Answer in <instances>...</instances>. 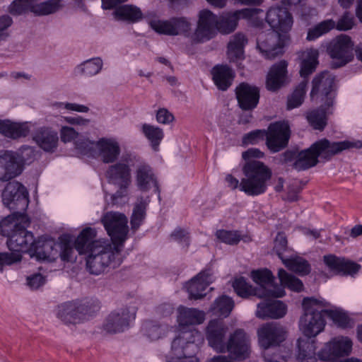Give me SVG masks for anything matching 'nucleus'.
Instances as JSON below:
<instances>
[{"label":"nucleus","instance_id":"obj_1","mask_svg":"<svg viewBox=\"0 0 362 362\" xmlns=\"http://www.w3.org/2000/svg\"><path fill=\"white\" fill-rule=\"evenodd\" d=\"M95 230L83 229L76 240V249L79 254H86V266L90 273L98 275L108 268H116L121 264L117 247L107 240H95Z\"/></svg>","mask_w":362,"mask_h":362},{"label":"nucleus","instance_id":"obj_2","mask_svg":"<svg viewBox=\"0 0 362 362\" xmlns=\"http://www.w3.org/2000/svg\"><path fill=\"white\" fill-rule=\"evenodd\" d=\"M266 21L273 29L257 37V46L262 55L274 59L284 53V47L289 40L288 32L293 25L291 13L285 8H271L267 13Z\"/></svg>","mask_w":362,"mask_h":362},{"label":"nucleus","instance_id":"obj_3","mask_svg":"<svg viewBox=\"0 0 362 362\" xmlns=\"http://www.w3.org/2000/svg\"><path fill=\"white\" fill-rule=\"evenodd\" d=\"M264 156L258 148H249L243 152L242 157L245 160L243 166L244 177L240 185V190L248 196H257L264 193L267 188V182L271 179V169L263 162L253 158Z\"/></svg>","mask_w":362,"mask_h":362},{"label":"nucleus","instance_id":"obj_4","mask_svg":"<svg viewBox=\"0 0 362 362\" xmlns=\"http://www.w3.org/2000/svg\"><path fill=\"white\" fill-rule=\"evenodd\" d=\"M30 220L22 212H13L0 223V233L7 238L6 245L13 253L28 252L30 254L34 243L31 232L26 230Z\"/></svg>","mask_w":362,"mask_h":362},{"label":"nucleus","instance_id":"obj_5","mask_svg":"<svg viewBox=\"0 0 362 362\" xmlns=\"http://www.w3.org/2000/svg\"><path fill=\"white\" fill-rule=\"evenodd\" d=\"M329 304L324 299L304 298L302 302L303 314L299 320V328L308 338L315 337L326 325L325 308Z\"/></svg>","mask_w":362,"mask_h":362},{"label":"nucleus","instance_id":"obj_6","mask_svg":"<svg viewBox=\"0 0 362 362\" xmlns=\"http://www.w3.org/2000/svg\"><path fill=\"white\" fill-rule=\"evenodd\" d=\"M202 340L200 332H181L172 342L170 361L168 362H199L195 356L199 349L197 343Z\"/></svg>","mask_w":362,"mask_h":362},{"label":"nucleus","instance_id":"obj_7","mask_svg":"<svg viewBox=\"0 0 362 362\" xmlns=\"http://www.w3.org/2000/svg\"><path fill=\"white\" fill-rule=\"evenodd\" d=\"M137 160L133 155H127L121 157L119 160L111 163L106 170V177L110 183L119 187V191L112 195L113 201L123 195L131 182L130 167Z\"/></svg>","mask_w":362,"mask_h":362},{"label":"nucleus","instance_id":"obj_8","mask_svg":"<svg viewBox=\"0 0 362 362\" xmlns=\"http://www.w3.org/2000/svg\"><path fill=\"white\" fill-rule=\"evenodd\" d=\"M354 44L351 38L341 34L332 39L327 45V53L332 59V69H339L351 62L354 58Z\"/></svg>","mask_w":362,"mask_h":362},{"label":"nucleus","instance_id":"obj_9","mask_svg":"<svg viewBox=\"0 0 362 362\" xmlns=\"http://www.w3.org/2000/svg\"><path fill=\"white\" fill-rule=\"evenodd\" d=\"M352 349V341L348 338L334 339L327 343L317 353L320 360L327 362H362L354 358L341 360L339 358L348 356Z\"/></svg>","mask_w":362,"mask_h":362},{"label":"nucleus","instance_id":"obj_10","mask_svg":"<svg viewBox=\"0 0 362 362\" xmlns=\"http://www.w3.org/2000/svg\"><path fill=\"white\" fill-rule=\"evenodd\" d=\"M3 204L13 212L25 214L28 206V192L20 182L13 181L8 182L2 192Z\"/></svg>","mask_w":362,"mask_h":362},{"label":"nucleus","instance_id":"obj_11","mask_svg":"<svg viewBox=\"0 0 362 362\" xmlns=\"http://www.w3.org/2000/svg\"><path fill=\"white\" fill-rule=\"evenodd\" d=\"M290 136L291 129L288 122H272L265 130L266 146L272 153L279 152L287 147Z\"/></svg>","mask_w":362,"mask_h":362},{"label":"nucleus","instance_id":"obj_12","mask_svg":"<svg viewBox=\"0 0 362 362\" xmlns=\"http://www.w3.org/2000/svg\"><path fill=\"white\" fill-rule=\"evenodd\" d=\"M362 143L360 141L352 142L349 141H342L337 142H331L327 139H322L314 142L310 146V149L313 151L314 156L317 159L319 158L327 161L331 158L342 152L344 150L350 148H361Z\"/></svg>","mask_w":362,"mask_h":362},{"label":"nucleus","instance_id":"obj_13","mask_svg":"<svg viewBox=\"0 0 362 362\" xmlns=\"http://www.w3.org/2000/svg\"><path fill=\"white\" fill-rule=\"evenodd\" d=\"M136 312L134 306H125L112 311L106 317L103 329L109 334L124 332L129 327L130 322L134 320Z\"/></svg>","mask_w":362,"mask_h":362},{"label":"nucleus","instance_id":"obj_14","mask_svg":"<svg viewBox=\"0 0 362 362\" xmlns=\"http://www.w3.org/2000/svg\"><path fill=\"white\" fill-rule=\"evenodd\" d=\"M102 223L114 244L120 245L125 240L128 232L127 217L118 212H107Z\"/></svg>","mask_w":362,"mask_h":362},{"label":"nucleus","instance_id":"obj_15","mask_svg":"<svg viewBox=\"0 0 362 362\" xmlns=\"http://www.w3.org/2000/svg\"><path fill=\"white\" fill-rule=\"evenodd\" d=\"M334 79V76L329 71H322L317 75L312 81L311 98H313L315 95H319L325 105L332 107L335 97Z\"/></svg>","mask_w":362,"mask_h":362},{"label":"nucleus","instance_id":"obj_16","mask_svg":"<svg viewBox=\"0 0 362 362\" xmlns=\"http://www.w3.org/2000/svg\"><path fill=\"white\" fill-rule=\"evenodd\" d=\"M259 344L264 349L279 346L286 336L285 328L276 322H267L257 329Z\"/></svg>","mask_w":362,"mask_h":362},{"label":"nucleus","instance_id":"obj_17","mask_svg":"<svg viewBox=\"0 0 362 362\" xmlns=\"http://www.w3.org/2000/svg\"><path fill=\"white\" fill-rule=\"evenodd\" d=\"M226 351L235 360H244L249 356L250 340L243 329H238L230 334L226 344Z\"/></svg>","mask_w":362,"mask_h":362},{"label":"nucleus","instance_id":"obj_18","mask_svg":"<svg viewBox=\"0 0 362 362\" xmlns=\"http://www.w3.org/2000/svg\"><path fill=\"white\" fill-rule=\"evenodd\" d=\"M218 20L217 16L209 10L200 11L197 28L193 35V41L201 42L211 39L215 29H217Z\"/></svg>","mask_w":362,"mask_h":362},{"label":"nucleus","instance_id":"obj_19","mask_svg":"<svg viewBox=\"0 0 362 362\" xmlns=\"http://www.w3.org/2000/svg\"><path fill=\"white\" fill-rule=\"evenodd\" d=\"M227 326L221 320H210L206 329V338L209 345L219 353L226 352V335Z\"/></svg>","mask_w":362,"mask_h":362},{"label":"nucleus","instance_id":"obj_20","mask_svg":"<svg viewBox=\"0 0 362 362\" xmlns=\"http://www.w3.org/2000/svg\"><path fill=\"white\" fill-rule=\"evenodd\" d=\"M287 67L288 62L285 60H281L270 67L266 77L268 90L276 92L290 82Z\"/></svg>","mask_w":362,"mask_h":362},{"label":"nucleus","instance_id":"obj_21","mask_svg":"<svg viewBox=\"0 0 362 362\" xmlns=\"http://www.w3.org/2000/svg\"><path fill=\"white\" fill-rule=\"evenodd\" d=\"M32 139L46 153H54L59 144L58 132L52 127L47 126L37 128L32 134Z\"/></svg>","mask_w":362,"mask_h":362},{"label":"nucleus","instance_id":"obj_22","mask_svg":"<svg viewBox=\"0 0 362 362\" xmlns=\"http://www.w3.org/2000/svg\"><path fill=\"white\" fill-rule=\"evenodd\" d=\"M323 262L328 269L335 275L353 276L361 269V265L358 263L332 254L325 255Z\"/></svg>","mask_w":362,"mask_h":362},{"label":"nucleus","instance_id":"obj_23","mask_svg":"<svg viewBox=\"0 0 362 362\" xmlns=\"http://www.w3.org/2000/svg\"><path fill=\"white\" fill-rule=\"evenodd\" d=\"M235 95L240 108L245 111H251L258 105L259 89L247 83H241L235 88Z\"/></svg>","mask_w":362,"mask_h":362},{"label":"nucleus","instance_id":"obj_24","mask_svg":"<svg viewBox=\"0 0 362 362\" xmlns=\"http://www.w3.org/2000/svg\"><path fill=\"white\" fill-rule=\"evenodd\" d=\"M233 287L237 295L243 298H247L252 296H255L260 298L269 297L281 298L285 295V291L282 288H279L277 291L262 290V293H260L256 288L249 284L243 276L234 280Z\"/></svg>","mask_w":362,"mask_h":362},{"label":"nucleus","instance_id":"obj_25","mask_svg":"<svg viewBox=\"0 0 362 362\" xmlns=\"http://www.w3.org/2000/svg\"><path fill=\"white\" fill-rule=\"evenodd\" d=\"M98 158L104 163L116 162L121 153L118 141L113 138H101L96 141Z\"/></svg>","mask_w":362,"mask_h":362},{"label":"nucleus","instance_id":"obj_26","mask_svg":"<svg viewBox=\"0 0 362 362\" xmlns=\"http://www.w3.org/2000/svg\"><path fill=\"white\" fill-rule=\"evenodd\" d=\"M213 282L212 273L210 269L199 272L187 283V290L190 299H201L206 293V289Z\"/></svg>","mask_w":362,"mask_h":362},{"label":"nucleus","instance_id":"obj_27","mask_svg":"<svg viewBox=\"0 0 362 362\" xmlns=\"http://www.w3.org/2000/svg\"><path fill=\"white\" fill-rule=\"evenodd\" d=\"M21 173L22 168L14 151H6L0 153V180L8 181Z\"/></svg>","mask_w":362,"mask_h":362},{"label":"nucleus","instance_id":"obj_28","mask_svg":"<svg viewBox=\"0 0 362 362\" xmlns=\"http://www.w3.org/2000/svg\"><path fill=\"white\" fill-rule=\"evenodd\" d=\"M160 34L189 37L191 35V23L185 17H173L167 21H160Z\"/></svg>","mask_w":362,"mask_h":362},{"label":"nucleus","instance_id":"obj_29","mask_svg":"<svg viewBox=\"0 0 362 362\" xmlns=\"http://www.w3.org/2000/svg\"><path fill=\"white\" fill-rule=\"evenodd\" d=\"M57 247L58 245L53 239L40 238L34 240L29 255L30 257H35L37 260H52L58 253Z\"/></svg>","mask_w":362,"mask_h":362},{"label":"nucleus","instance_id":"obj_30","mask_svg":"<svg viewBox=\"0 0 362 362\" xmlns=\"http://www.w3.org/2000/svg\"><path fill=\"white\" fill-rule=\"evenodd\" d=\"M286 305L278 300H266L257 304L256 316L260 319H279L285 316Z\"/></svg>","mask_w":362,"mask_h":362},{"label":"nucleus","instance_id":"obj_31","mask_svg":"<svg viewBox=\"0 0 362 362\" xmlns=\"http://www.w3.org/2000/svg\"><path fill=\"white\" fill-rule=\"evenodd\" d=\"M251 15L249 9L237 10L233 12L223 13L218 20L217 30L223 34H228L235 30L238 22L241 17Z\"/></svg>","mask_w":362,"mask_h":362},{"label":"nucleus","instance_id":"obj_32","mask_svg":"<svg viewBox=\"0 0 362 362\" xmlns=\"http://www.w3.org/2000/svg\"><path fill=\"white\" fill-rule=\"evenodd\" d=\"M177 321L181 327L179 334L182 331L196 330V329H187L189 325H199L204 320V313L196 308L180 307L179 308ZM197 332H199L197 330Z\"/></svg>","mask_w":362,"mask_h":362},{"label":"nucleus","instance_id":"obj_33","mask_svg":"<svg viewBox=\"0 0 362 362\" xmlns=\"http://www.w3.org/2000/svg\"><path fill=\"white\" fill-rule=\"evenodd\" d=\"M212 79L221 90H226L234 78L233 70L227 65H216L211 70Z\"/></svg>","mask_w":362,"mask_h":362},{"label":"nucleus","instance_id":"obj_34","mask_svg":"<svg viewBox=\"0 0 362 362\" xmlns=\"http://www.w3.org/2000/svg\"><path fill=\"white\" fill-rule=\"evenodd\" d=\"M251 278L254 282L259 285V288H256L258 292L262 293L263 291H277L279 288H284L274 285V276L272 272L267 269L253 270L251 272Z\"/></svg>","mask_w":362,"mask_h":362},{"label":"nucleus","instance_id":"obj_35","mask_svg":"<svg viewBox=\"0 0 362 362\" xmlns=\"http://www.w3.org/2000/svg\"><path fill=\"white\" fill-rule=\"evenodd\" d=\"M136 182L138 188L141 191H148L156 185V176L149 165L140 164L137 167Z\"/></svg>","mask_w":362,"mask_h":362},{"label":"nucleus","instance_id":"obj_36","mask_svg":"<svg viewBox=\"0 0 362 362\" xmlns=\"http://www.w3.org/2000/svg\"><path fill=\"white\" fill-rule=\"evenodd\" d=\"M112 16L117 21L134 23L140 21L143 14L139 7L132 4H124L117 7L113 11Z\"/></svg>","mask_w":362,"mask_h":362},{"label":"nucleus","instance_id":"obj_37","mask_svg":"<svg viewBox=\"0 0 362 362\" xmlns=\"http://www.w3.org/2000/svg\"><path fill=\"white\" fill-rule=\"evenodd\" d=\"M0 133L5 136L17 139L27 136L29 128L25 123L19 124L9 120H0Z\"/></svg>","mask_w":362,"mask_h":362},{"label":"nucleus","instance_id":"obj_38","mask_svg":"<svg viewBox=\"0 0 362 362\" xmlns=\"http://www.w3.org/2000/svg\"><path fill=\"white\" fill-rule=\"evenodd\" d=\"M315 349L314 339H298L297 359L300 362H316Z\"/></svg>","mask_w":362,"mask_h":362},{"label":"nucleus","instance_id":"obj_39","mask_svg":"<svg viewBox=\"0 0 362 362\" xmlns=\"http://www.w3.org/2000/svg\"><path fill=\"white\" fill-rule=\"evenodd\" d=\"M329 107L323 103L320 107L307 113L306 119L313 129L320 131L325 129L327 125V115L330 113Z\"/></svg>","mask_w":362,"mask_h":362},{"label":"nucleus","instance_id":"obj_40","mask_svg":"<svg viewBox=\"0 0 362 362\" xmlns=\"http://www.w3.org/2000/svg\"><path fill=\"white\" fill-rule=\"evenodd\" d=\"M63 7L62 0H47L39 1L33 0L31 12L35 16H48L57 12Z\"/></svg>","mask_w":362,"mask_h":362},{"label":"nucleus","instance_id":"obj_41","mask_svg":"<svg viewBox=\"0 0 362 362\" xmlns=\"http://www.w3.org/2000/svg\"><path fill=\"white\" fill-rule=\"evenodd\" d=\"M103 66V62L100 57H95L88 59L74 69V72L76 75H83L88 77H91L98 74Z\"/></svg>","mask_w":362,"mask_h":362},{"label":"nucleus","instance_id":"obj_42","mask_svg":"<svg viewBox=\"0 0 362 362\" xmlns=\"http://www.w3.org/2000/svg\"><path fill=\"white\" fill-rule=\"evenodd\" d=\"M319 163V160L314 156L310 146L301 150L297 153V159L293 163V168L298 171L308 170Z\"/></svg>","mask_w":362,"mask_h":362},{"label":"nucleus","instance_id":"obj_43","mask_svg":"<svg viewBox=\"0 0 362 362\" xmlns=\"http://www.w3.org/2000/svg\"><path fill=\"white\" fill-rule=\"evenodd\" d=\"M57 315L66 324L80 322L76 302H67L59 305Z\"/></svg>","mask_w":362,"mask_h":362},{"label":"nucleus","instance_id":"obj_44","mask_svg":"<svg viewBox=\"0 0 362 362\" xmlns=\"http://www.w3.org/2000/svg\"><path fill=\"white\" fill-rule=\"evenodd\" d=\"M247 40L242 33L234 35L228 45V54L229 58L233 60H238L242 58L243 55V49L247 44Z\"/></svg>","mask_w":362,"mask_h":362},{"label":"nucleus","instance_id":"obj_45","mask_svg":"<svg viewBox=\"0 0 362 362\" xmlns=\"http://www.w3.org/2000/svg\"><path fill=\"white\" fill-rule=\"evenodd\" d=\"M234 307V301L227 296L223 295L216 299L211 307V311L215 315L226 317Z\"/></svg>","mask_w":362,"mask_h":362},{"label":"nucleus","instance_id":"obj_46","mask_svg":"<svg viewBox=\"0 0 362 362\" xmlns=\"http://www.w3.org/2000/svg\"><path fill=\"white\" fill-rule=\"evenodd\" d=\"M283 264L291 271L300 276H305L310 272V265L307 260L300 257H288Z\"/></svg>","mask_w":362,"mask_h":362},{"label":"nucleus","instance_id":"obj_47","mask_svg":"<svg viewBox=\"0 0 362 362\" xmlns=\"http://www.w3.org/2000/svg\"><path fill=\"white\" fill-rule=\"evenodd\" d=\"M318 55L317 50H310L307 52L305 57L300 64V74L302 77L306 78L315 71L318 64Z\"/></svg>","mask_w":362,"mask_h":362},{"label":"nucleus","instance_id":"obj_48","mask_svg":"<svg viewBox=\"0 0 362 362\" xmlns=\"http://www.w3.org/2000/svg\"><path fill=\"white\" fill-rule=\"evenodd\" d=\"M278 277L281 285L284 287L286 286L296 292H300L303 289V282L297 277L288 274L284 269H279Z\"/></svg>","mask_w":362,"mask_h":362},{"label":"nucleus","instance_id":"obj_49","mask_svg":"<svg viewBox=\"0 0 362 362\" xmlns=\"http://www.w3.org/2000/svg\"><path fill=\"white\" fill-rule=\"evenodd\" d=\"M335 28V22L332 20H325L308 30L306 39L308 41L315 40L324 34L327 33Z\"/></svg>","mask_w":362,"mask_h":362},{"label":"nucleus","instance_id":"obj_50","mask_svg":"<svg viewBox=\"0 0 362 362\" xmlns=\"http://www.w3.org/2000/svg\"><path fill=\"white\" fill-rule=\"evenodd\" d=\"M77 309L80 322L88 320L99 310L100 305L95 300H85L83 302H76Z\"/></svg>","mask_w":362,"mask_h":362},{"label":"nucleus","instance_id":"obj_51","mask_svg":"<svg viewBox=\"0 0 362 362\" xmlns=\"http://www.w3.org/2000/svg\"><path fill=\"white\" fill-rule=\"evenodd\" d=\"M306 86L307 82L303 81L296 88L292 94L288 98V110L298 107L303 103L306 92Z\"/></svg>","mask_w":362,"mask_h":362},{"label":"nucleus","instance_id":"obj_52","mask_svg":"<svg viewBox=\"0 0 362 362\" xmlns=\"http://www.w3.org/2000/svg\"><path fill=\"white\" fill-rule=\"evenodd\" d=\"M17 155V160L19 162L20 168L23 169L25 163H31L37 157L39 151L33 146H23L17 151H14Z\"/></svg>","mask_w":362,"mask_h":362},{"label":"nucleus","instance_id":"obj_53","mask_svg":"<svg viewBox=\"0 0 362 362\" xmlns=\"http://www.w3.org/2000/svg\"><path fill=\"white\" fill-rule=\"evenodd\" d=\"M325 316L329 317L339 327L345 329L351 327L350 317L342 310H331L325 308Z\"/></svg>","mask_w":362,"mask_h":362},{"label":"nucleus","instance_id":"obj_54","mask_svg":"<svg viewBox=\"0 0 362 362\" xmlns=\"http://www.w3.org/2000/svg\"><path fill=\"white\" fill-rule=\"evenodd\" d=\"M274 251L278 255L279 259L284 262V259H286L291 252L288 247L286 235L283 233H278L274 240Z\"/></svg>","mask_w":362,"mask_h":362},{"label":"nucleus","instance_id":"obj_55","mask_svg":"<svg viewBox=\"0 0 362 362\" xmlns=\"http://www.w3.org/2000/svg\"><path fill=\"white\" fill-rule=\"evenodd\" d=\"M216 236L221 242L230 245H237L242 239V235L238 230H218Z\"/></svg>","mask_w":362,"mask_h":362},{"label":"nucleus","instance_id":"obj_56","mask_svg":"<svg viewBox=\"0 0 362 362\" xmlns=\"http://www.w3.org/2000/svg\"><path fill=\"white\" fill-rule=\"evenodd\" d=\"M146 204L144 202L141 201L136 204L134 208L131 225L133 230L139 228L145 217Z\"/></svg>","mask_w":362,"mask_h":362},{"label":"nucleus","instance_id":"obj_57","mask_svg":"<svg viewBox=\"0 0 362 362\" xmlns=\"http://www.w3.org/2000/svg\"><path fill=\"white\" fill-rule=\"evenodd\" d=\"M33 0H14L8 8V11L13 16H18L32 10Z\"/></svg>","mask_w":362,"mask_h":362},{"label":"nucleus","instance_id":"obj_58","mask_svg":"<svg viewBox=\"0 0 362 362\" xmlns=\"http://www.w3.org/2000/svg\"><path fill=\"white\" fill-rule=\"evenodd\" d=\"M142 132L151 142L153 148L156 151L158 146V128L144 124L142 126Z\"/></svg>","mask_w":362,"mask_h":362},{"label":"nucleus","instance_id":"obj_59","mask_svg":"<svg viewBox=\"0 0 362 362\" xmlns=\"http://www.w3.org/2000/svg\"><path fill=\"white\" fill-rule=\"evenodd\" d=\"M52 107L54 110L59 111L67 110L78 112H87L89 110V108L86 105L71 103L56 102L52 105Z\"/></svg>","mask_w":362,"mask_h":362},{"label":"nucleus","instance_id":"obj_60","mask_svg":"<svg viewBox=\"0 0 362 362\" xmlns=\"http://www.w3.org/2000/svg\"><path fill=\"white\" fill-rule=\"evenodd\" d=\"M265 138V129H256L246 134L243 138V144L254 145L262 141Z\"/></svg>","mask_w":362,"mask_h":362},{"label":"nucleus","instance_id":"obj_61","mask_svg":"<svg viewBox=\"0 0 362 362\" xmlns=\"http://www.w3.org/2000/svg\"><path fill=\"white\" fill-rule=\"evenodd\" d=\"M21 258L22 255L19 253L0 252V272H3L5 266L20 262Z\"/></svg>","mask_w":362,"mask_h":362},{"label":"nucleus","instance_id":"obj_62","mask_svg":"<svg viewBox=\"0 0 362 362\" xmlns=\"http://www.w3.org/2000/svg\"><path fill=\"white\" fill-rule=\"evenodd\" d=\"M76 148L83 155L92 154L93 151L96 149V142L90 141L89 139H78L75 142Z\"/></svg>","mask_w":362,"mask_h":362},{"label":"nucleus","instance_id":"obj_63","mask_svg":"<svg viewBox=\"0 0 362 362\" xmlns=\"http://www.w3.org/2000/svg\"><path fill=\"white\" fill-rule=\"evenodd\" d=\"M354 25V18L353 15L346 11L343 16L339 19L337 23H335V27L339 30L346 31L351 29Z\"/></svg>","mask_w":362,"mask_h":362},{"label":"nucleus","instance_id":"obj_64","mask_svg":"<svg viewBox=\"0 0 362 362\" xmlns=\"http://www.w3.org/2000/svg\"><path fill=\"white\" fill-rule=\"evenodd\" d=\"M143 330L150 341H156L158 339V328L156 322L146 321L143 325Z\"/></svg>","mask_w":362,"mask_h":362}]
</instances>
